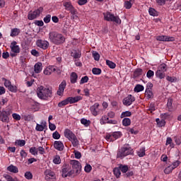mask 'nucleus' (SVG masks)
Masks as SVG:
<instances>
[{
	"mask_svg": "<svg viewBox=\"0 0 181 181\" xmlns=\"http://www.w3.org/2000/svg\"><path fill=\"white\" fill-rule=\"evenodd\" d=\"M160 118L161 119H163L164 121L165 119H168V121H170V119H172V118H173V115H172V113H163L160 115Z\"/></svg>",
	"mask_w": 181,
	"mask_h": 181,
	"instance_id": "nucleus-23",
	"label": "nucleus"
},
{
	"mask_svg": "<svg viewBox=\"0 0 181 181\" xmlns=\"http://www.w3.org/2000/svg\"><path fill=\"white\" fill-rule=\"evenodd\" d=\"M43 12V7H39L37 10L34 11H30L28 13V18L29 21H33V19H36V18L40 16V14Z\"/></svg>",
	"mask_w": 181,
	"mask_h": 181,
	"instance_id": "nucleus-9",
	"label": "nucleus"
},
{
	"mask_svg": "<svg viewBox=\"0 0 181 181\" xmlns=\"http://www.w3.org/2000/svg\"><path fill=\"white\" fill-rule=\"evenodd\" d=\"M42 63L41 62H37L35 64L34 66V71L37 74L40 73L42 71Z\"/></svg>",
	"mask_w": 181,
	"mask_h": 181,
	"instance_id": "nucleus-26",
	"label": "nucleus"
},
{
	"mask_svg": "<svg viewBox=\"0 0 181 181\" xmlns=\"http://www.w3.org/2000/svg\"><path fill=\"white\" fill-rule=\"evenodd\" d=\"M131 115H132V113L130 111H125L121 114L120 117L125 118L126 117H131Z\"/></svg>",
	"mask_w": 181,
	"mask_h": 181,
	"instance_id": "nucleus-52",
	"label": "nucleus"
},
{
	"mask_svg": "<svg viewBox=\"0 0 181 181\" xmlns=\"http://www.w3.org/2000/svg\"><path fill=\"white\" fill-rule=\"evenodd\" d=\"M173 170H175L173 167L172 166V165H170L164 169V173L165 175H170V173H172Z\"/></svg>",
	"mask_w": 181,
	"mask_h": 181,
	"instance_id": "nucleus-37",
	"label": "nucleus"
},
{
	"mask_svg": "<svg viewBox=\"0 0 181 181\" xmlns=\"http://www.w3.org/2000/svg\"><path fill=\"white\" fill-rule=\"evenodd\" d=\"M144 86L137 84L134 88L135 93H141V91H144Z\"/></svg>",
	"mask_w": 181,
	"mask_h": 181,
	"instance_id": "nucleus-43",
	"label": "nucleus"
},
{
	"mask_svg": "<svg viewBox=\"0 0 181 181\" xmlns=\"http://www.w3.org/2000/svg\"><path fill=\"white\" fill-rule=\"evenodd\" d=\"M2 81H4V86L6 88H8V91H11V93H18V87L16 86H13L11 81L5 78H3Z\"/></svg>",
	"mask_w": 181,
	"mask_h": 181,
	"instance_id": "nucleus-8",
	"label": "nucleus"
},
{
	"mask_svg": "<svg viewBox=\"0 0 181 181\" xmlns=\"http://www.w3.org/2000/svg\"><path fill=\"white\" fill-rule=\"evenodd\" d=\"M25 179H28V180H30L33 179V175H32V173L30 172H26L24 175Z\"/></svg>",
	"mask_w": 181,
	"mask_h": 181,
	"instance_id": "nucleus-54",
	"label": "nucleus"
},
{
	"mask_svg": "<svg viewBox=\"0 0 181 181\" xmlns=\"http://www.w3.org/2000/svg\"><path fill=\"white\" fill-rule=\"evenodd\" d=\"M93 57L94 58V60H95L96 62H98V60H100V54H98V52H93Z\"/></svg>",
	"mask_w": 181,
	"mask_h": 181,
	"instance_id": "nucleus-60",
	"label": "nucleus"
},
{
	"mask_svg": "<svg viewBox=\"0 0 181 181\" xmlns=\"http://www.w3.org/2000/svg\"><path fill=\"white\" fill-rule=\"evenodd\" d=\"M54 148L57 149V151H62L64 149V144L60 141H55L54 142Z\"/></svg>",
	"mask_w": 181,
	"mask_h": 181,
	"instance_id": "nucleus-20",
	"label": "nucleus"
},
{
	"mask_svg": "<svg viewBox=\"0 0 181 181\" xmlns=\"http://www.w3.org/2000/svg\"><path fill=\"white\" fill-rule=\"evenodd\" d=\"M12 117L13 119H16V121H21V115H18L17 113H13Z\"/></svg>",
	"mask_w": 181,
	"mask_h": 181,
	"instance_id": "nucleus-64",
	"label": "nucleus"
},
{
	"mask_svg": "<svg viewBox=\"0 0 181 181\" xmlns=\"http://www.w3.org/2000/svg\"><path fill=\"white\" fill-rule=\"evenodd\" d=\"M52 138L54 139H60V134L59 132L56 131L52 134Z\"/></svg>",
	"mask_w": 181,
	"mask_h": 181,
	"instance_id": "nucleus-61",
	"label": "nucleus"
},
{
	"mask_svg": "<svg viewBox=\"0 0 181 181\" xmlns=\"http://www.w3.org/2000/svg\"><path fill=\"white\" fill-rule=\"evenodd\" d=\"M7 170L8 172H11L12 173H18L19 172V169H18V167L14 166L13 165H11L7 168Z\"/></svg>",
	"mask_w": 181,
	"mask_h": 181,
	"instance_id": "nucleus-28",
	"label": "nucleus"
},
{
	"mask_svg": "<svg viewBox=\"0 0 181 181\" xmlns=\"http://www.w3.org/2000/svg\"><path fill=\"white\" fill-rule=\"evenodd\" d=\"M157 70H158L160 71H163V73H165V71H167V70H168V65H166V64H164V63L161 64L158 66Z\"/></svg>",
	"mask_w": 181,
	"mask_h": 181,
	"instance_id": "nucleus-40",
	"label": "nucleus"
},
{
	"mask_svg": "<svg viewBox=\"0 0 181 181\" xmlns=\"http://www.w3.org/2000/svg\"><path fill=\"white\" fill-rule=\"evenodd\" d=\"M51 20H52V15L50 14L47 15L43 19L45 23H49Z\"/></svg>",
	"mask_w": 181,
	"mask_h": 181,
	"instance_id": "nucleus-57",
	"label": "nucleus"
},
{
	"mask_svg": "<svg viewBox=\"0 0 181 181\" xmlns=\"http://www.w3.org/2000/svg\"><path fill=\"white\" fill-rule=\"evenodd\" d=\"M146 152V150L145 148V147H141L137 152V155L139 158H144V156H145L146 155V153H145Z\"/></svg>",
	"mask_w": 181,
	"mask_h": 181,
	"instance_id": "nucleus-27",
	"label": "nucleus"
},
{
	"mask_svg": "<svg viewBox=\"0 0 181 181\" xmlns=\"http://www.w3.org/2000/svg\"><path fill=\"white\" fill-rule=\"evenodd\" d=\"M92 169H93V167H91V165L90 164H86V165L84 168V170L85 172H86V173H90Z\"/></svg>",
	"mask_w": 181,
	"mask_h": 181,
	"instance_id": "nucleus-58",
	"label": "nucleus"
},
{
	"mask_svg": "<svg viewBox=\"0 0 181 181\" xmlns=\"http://www.w3.org/2000/svg\"><path fill=\"white\" fill-rule=\"evenodd\" d=\"M8 114L6 111H0V119L2 122H8L9 121Z\"/></svg>",
	"mask_w": 181,
	"mask_h": 181,
	"instance_id": "nucleus-18",
	"label": "nucleus"
},
{
	"mask_svg": "<svg viewBox=\"0 0 181 181\" xmlns=\"http://www.w3.org/2000/svg\"><path fill=\"white\" fill-rule=\"evenodd\" d=\"M131 2H132V0L124 1V6L126 9H131L132 8V4Z\"/></svg>",
	"mask_w": 181,
	"mask_h": 181,
	"instance_id": "nucleus-47",
	"label": "nucleus"
},
{
	"mask_svg": "<svg viewBox=\"0 0 181 181\" xmlns=\"http://www.w3.org/2000/svg\"><path fill=\"white\" fill-rule=\"evenodd\" d=\"M69 141L71 142L74 148H77V146H78V139H77V136H75L74 137H72Z\"/></svg>",
	"mask_w": 181,
	"mask_h": 181,
	"instance_id": "nucleus-30",
	"label": "nucleus"
},
{
	"mask_svg": "<svg viewBox=\"0 0 181 181\" xmlns=\"http://www.w3.org/2000/svg\"><path fill=\"white\" fill-rule=\"evenodd\" d=\"M165 76H166V74H165V72H163L158 70L156 71V77H158L160 80H162V78H165Z\"/></svg>",
	"mask_w": 181,
	"mask_h": 181,
	"instance_id": "nucleus-34",
	"label": "nucleus"
},
{
	"mask_svg": "<svg viewBox=\"0 0 181 181\" xmlns=\"http://www.w3.org/2000/svg\"><path fill=\"white\" fill-rule=\"evenodd\" d=\"M66 11H69L70 13L72 15H76V12H77V10L73 6V4H71V1H64L63 4Z\"/></svg>",
	"mask_w": 181,
	"mask_h": 181,
	"instance_id": "nucleus-14",
	"label": "nucleus"
},
{
	"mask_svg": "<svg viewBox=\"0 0 181 181\" xmlns=\"http://www.w3.org/2000/svg\"><path fill=\"white\" fill-rule=\"evenodd\" d=\"M153 76H155V72H153V71L149 69L146 74L147 78H152V77H153Z\"/></svg>",
	"mask_w": 181,
	"mask_h": 181,
	"instance_id": "nucleus-55",
	"label": "nucleus"
},
{
	"mask_svg": "<svg viewBox=\"0 0 181 181\" xmlns=\"http://www.w3.org/2000/svg\"><path fill=\"white\" fill-rule=\"evenodd\" d=\"M108 119H109L108 116L104 115L103 116H102V117L100 119V124L101 125H105V124H107Z\"/></svg>",
	"mask_w": 181,
	"mask_h": 181,
	"instance_id": "nucleus-31",
	"label": "nucleus"
},
{
	"mask_svg": "<svg viewBox=\"0 0 181 181\" xmlns=\"http://www.w3.org/2000/svg\"><path fill=\"white\" fill-rule=\"evenodd\" d=\"M26 144V141L25 140H21V139H17L15 141V145L17 146H25Z\"/></svg>",
	"mask_w": 181,
	"mask_h": 181,
	"instance_id": "nucleus-41",
	"label": "nucleus"
},
{
	"mask_svg": "<svg viewBox=\"0 0 181 181\" xmlns=\"http://www.w3.org/2000/svg\"><path fill=\"white\" fill-rule=\"evenodd\" d=\"M68 104H70L69 98H67L66 99L59 102L58 103V107H59V108H62V107H64V105H67Z\"/></svg>",
	"mask_w": 181,
	"mask_h": 181,
	"instance_id": "nucleus-29",
	"label": "nucleus"
},
{
	"mask_svg": "<svg viewBox=\"0 0 181 181\" xmlns=\"http://www.w3.org/2000/svg\"><path fill=\"white\" fill-rule=\"evenodd\" d=\"M88 81V76H86L81 78L80 84H84Z\"/></svg>",
	"mask_w": 181,
	"mask_h": 181,
	"instance_id": "nucleus-63",
	"label": "nucleus"
},
{
	"mask_svg": "<svg viewBox=\"0 0 181 181\" xmlns=\"http://www.w3.org/2000/svg\"><path fill=\"white\" fill-rule=\"evenodd\" d=\"M118 166L122 173H127L129 169L127 165L119 164Z\"/></svg>",
	"mask_w": 181,
	"mask_h": 181,
	"instance_id": "nucleus-33",
	"label": "nucleus"
},
{
	"mask_svg": "<svg viewBox=\"0 0 181 181\" xmlns=\"http://www.w3.org/2000/svg\"><path fill=\"white\" fill-rule=\"evenodd\" d=\"M30 153L34 156H37V148L35 146H33L29 150Z\"/></svg>",
	"mask_w": 181,
	"mask_h": 181,
	"instance_id": "nucleus-50",
	"label": "nucleus"
},
{
	"mask_svg": "<svg viewBox=\"0 0 181 181\" xmlns=\"http://www.w3.org/2000/svg\"><path fill=\"white\" fill-rule=\"evenodd\" d=\"M145 95L147 100H151V98H153V92L152 90H146Z\"/></svg>",
	"mask_w": 181,
	"mask_h": 181,
	"instance_id": "nucleus-42",
	"label": "nucleus"
},
{
	"mask_svg": "<svg viewBox=\"0 0 181 181\" xmlns=\"http://www.w3.org/2000/svg\"><path fill=\"white\" fill-rule=\"evenodd\" d=\"M71 56L74 59H80L81 57V52L74 51V52H71Z\"/></svg>",
	"mask_w": 181,
	"mask_h": 181,
	"instance_id": "nucleus-46",
	"label": "nucleus"
},
{
	"mask_svg": "<svg viewBox=\"0 0 181 181\" xmlns=\"http://www.w3.org/2000/svg\"><path fill=\"white\" fill-rule=\"evenodd\" d=\"M135 101V97L132 96V95H129L123 100V104L124 105H126L127 107H129V105H131Z\"/></svg>",
	"mask_w": 181,
	"mask_h": 181,
	"instance_id": "nucleus-16",
	"label": "nucleus"
},
{
	"mask_svg": "<svg viewBox=\"0 0 181 181\" xmlns=\"http://www.w3.org/2000/svg\"><path fill=\"white\" fill-rule=\"evenodd\" d=\"M71 165H72V170L76 173V175H78L80 172H81V164L80 162L76 160H71Z\"/></svg>",
	"mask_w": 181,
	"mask_h": 181,
	"instance_id": "nucleus-12",
	"label": "nucleus"
},
{
	"mask_svg": "<svg viewBox=\"0 0 181 181\" xmlns=\"http://www.w3.org/2000/svg\"><path fill=\"white\" fill-rule=\"evenodd\" d=\"M113 173L115 176L118 179L121 176V170L119 167L118 168H115L113 169Z\"/></svg>",
	"mask_w": 181,
	"mask_h": 181,
	"instance_id": "nucleus-38",
	"label": "nucleus"
},
{
	"mask_svg": "<svg viewBox=\"0 0 181 181\" xmlns=\"http://www.w3.org/2000/svg\"><path fill=\"white\" fill-rule=\"evenodd\" d=\"M173 100L172 99H168L167 103V108L170 112L173 111V106L172 105Z\"/></svg>",
	"mask_w": 181,
	"mask_h": 181,
	"instance_id": "nucleus-36",
	"label": "nucleus"
},
{
	"mask_svg": "<svg viewBox=\"0 0 181 181\" xmlns=\"http://www.w3.org/2000/svg\"><path fill=\"white\" fill-rule=\"evenodd\" d=\"M106 64L110 67V69H115V67H117V64H115V63L108 59L106 60Z\"/></svg>",
	"mask_w": 181,
	"mask_h": 181,
	"instance_id": "nucleus-44",
	"label": "nucleus"
},
{
	"mask_svg": "<svg viewBox=\"0 0 181 181\" xmlns=\"http://www.w3.org/2000/svg\"><path fill=\"white\" fill-rule=\"evenodd\" d=\"M81 123L85 127H90V124H91V121L88 120L87 119L83 118L81 119Z\"/></svg>",
	"mask_w": 181,
	"mask_h": 181,
	"instance_id": "nucleus-49",
	"label": "nucleus"
},
{
	"mask_svg": "<svg viewBox=\"0 0 181 181\" xmlns=\"http://www.w3.org/2000/svg\"><path fill=\"white\" fill-rule=\"evenodd\" d=\"M134 154V149L130 147L129 144H124L121 148H119L117 153V158L124 159L125 156Z\"/></svg>",
	"mask_w": 181,
	"mask_h": 181,
	"instance_id": "nucleus-3",
	"label": "nucleus"
},
{
	"mask_svg": "<svg viewBox=\"0 0 181 181\" xmlns=\"http://www.w3.org/2000/svg\"><path fill=\"white\" fill-rule=\"evenodd\" d=\"M62 177H67L74 175V170L71 169V165L69 164H64L62 168Z\"/></svg>",
	"mask_w": 181,
	"mask_h": 181,
	"instance_id": "nucleus-5",
	"label": "nucleus"
},
{
	"mask_svg": "<svg viewBox=\"0 0 181 181\" xmlns=\"http://www.w3.org/2000/svg\"><path fill=\"white\" fill-rule=\"evenodd\" d=\"M45 179L47 181L56 180V174L52 170H46L44 173Z\"/></svg>",
	"mask_w": 181,
	"mask_h": 181,
	"instance_id": "nucleus-13",
	"label": "nucleus"
},
{
	"mask_svg": "<svg viewBox=\"0 0 181 181\" xmlns=\"http://www.w3.org/2000/svg\"><path fill=\"white\" fill-rule=\"evenodd\" d=\"M21 33V30L18 28H13L11 29V33L10 34V36H11V37H15V36H18V35H19Z\"/></svg>",
	"mask_w": 181,
	"mask_h": 181,
	"instance_id": "nucleus-32",
	"label": "nucleus"
},
{
	"mask_svg": "<svg viewBox=\"0 0 181 181\" xmlns=\"http://www.w3.org/2000/svg\"><path fill=\"white\" fill-rule=\"evenodd\" d=\"M90 111L94 117H97L100 112H103V109L100 108V103H95L90 106Z\"/></svg>",
	"mask_w": 181,
	"mask_h": 181,
	"instance_id": "nucleus-10",
	"label": "nucleus"
},
{
	"mask_svg": "<svg viewBox=\"0 0 181 181\" xmlns=\"http://www.w3.org/2000/svg\"><path fill=\"white\" fill-rule=\"evenodd\" d=\"M156 122H157V125L159 127H165V125H166V121H165L163 119H161L160 120V119L157 118Z\"/></svg>",
	"mask_w": 181,
	"mask_h": 181,
	"instance_id": "nucleus-35",
	"label": "nucleus"
},
{
	"mask_svg": "<svg viewBox=\"0 0 181 181\" xmlns=\"http://www.w3.org/2000/svg\"><path fill=\"white\" fill-rule=\"evenodd\" d=\"M172 142H173L172 138L168 137L167 140H166L165 145H167V146L170 145L171 146V148H173V144H172Z\"/></svg>",
	"mask_w": 181,
	"mask_h": 181,
	"instance_id": "nucleus-62",
	"label": "nucleus"
},
{
	"mask_svg": "<svg viewBox=\"0 0 181 181\" xmlns=\"http://www.w3.org/2000/svg\"><path fill=\"white\" fill-rule=\"evenodd\" d=\"M56 71V67L54 66H49L44 70V74L45 76H50L52 73H54Z\"/></svg>",
	"mask_w": 181,
	"mask_h": 181,
	"instance_id": "nucleus-22",
	"label": "nucleus"
},
{
	"mask_svg": "<svg viewBox=\"0 0 181 181\" xmlns=\"http://www.w3.org/2000/svg\"><path fill=\"white\" fill-rule=\"evenodd\" d=\"M48 35L49 42L53 43V45H57L59 46V45H63V43L66 42V37H64V35L60 33L52 31Z\"/></svg>",
	"mask_w": 181,
	"mask_h": 181,
	"instance_id": "nucleus-2",
	"label": "nucleus"
},
{
	"mask_svg": "<svg viewBox=\"0 0 181 181\" xmlns=\"http://www.w3.org/2000/svg\"><path fill=\"white\" fill-rule=\"evenodd\" d=\"M156 40L159 42H174L175 37H168L166 35H158L156 37Z\"/></svg>",
	"mask_w": 181,
	"mask_h": 181,
	"instance_id": "nucleus-15",
	"label": "nucleus"
},
{
	"mask_svg": "<svg viewBox=\"0 0 181 181\" xmlns=\"http://www.w3.org/2000/svg\"><path fill=\"white\" fill-rule=\"evenodd\" d=\"M181 161L179 160H177L175 161H173L171 163V166L173 167V169H176V168H178L180 165Z\"/></svg>",
	"mask_w": 181,
	"mask_h": 181,
	"instance_id": "nucleus-51",
	"label": "nucleus"
},
{
	"mask_svg": "<svg viewBox=\"0 0 181 181\" xmlns=\"http://www.w3.org/2000/svg\"><path fill=\"white\" fill-rule=\"evenodd\" d=\"M47 123L45 121L41 122V124H37L35 129L40 132H42V131H45V128H46L47 126Z\"/></svg>",
	"mask_w": 181,
	"mask_h": 181,
	"instance_id": "nucleus-21",
	"label": "nucleus"
},
{
	"mask_svg": "<svg viewBox=\"0 0 181 181\" xmlns=\"http://www.w3.org/2000/svg\"><path fill=\"white\" fill-rule=\"evenodd\" d=\"M92 73L93 74H95L96 76L100 75V74L101 73V69L99 68H93L92 69Z\"/></svg>",
	"mask_w": 181,
	"mask_h": 181,
	"instance_id": "nucleus-56",
	"label": "nucleus"
},
{
	"mask_svg": "<svg viewBox=\"0 0 181 181\" xmlns=\"http://www.w3.org/2000/svg\"><path fill=\"white\" fill-rule=\"evenodd\" d=\"M64 135L69 141L76 136V134L73 133L70 129H66L64 132Z\"/></svg>",
	"mask_w": 181,
	"mask_h": 181,
	"instance_id": "nucleus-19",
	"label": "nucleus"
},
{
	"mask_svg": "<svg viewBox=\"0 0 181 181\" xmlns=\"http://www.w3.org/2000/svg\"><path fill=\"white\" fill-rule=\"evenodd\" d=\"M10 48L11 57H16V56H18V53H21V48L19 47V45H18V42H16V41H13L11 43Z\"/></svg>",
	"mask_w": 181,
	"mask_h": 181,
	"instance_id": "nucleus-6",
	"label": "nucleus"
},
{
	"mask_svg": "<svg viewBox=\"0 0 181 181\" xmlns=\"http://www.w3.org/2000/svg\"><path fill=\"white\" fill-rule=\"evenodd\" d=\"M66 86H67V83L66 81H63L59 86V89L57 91V95L62 96L64 94V89L66 88Z\"/></svg>",
	"mask_w": 181,
	"mask_h": 181,
	"instance_id": "nucleus-17",
	"label": "nucleus"
},
{
	"mask_svg": "<svg viewBox=\"0 0 181 181\" xmlns=\"http://www.w3.org/2000/svg\"><path fill=\"white\" fill-rule=\"evenodd\" d=\"M69 104H74L76 103H78V101H81L83 100V97L78 95L75 97H69Z\"/></svg>",
	"mask_w": 181,
	"mask_h": 181,
	"instance_id": "nucleus-24",
	"label": "nucleus"
},
{
	"mask_svg": "<svg viewBox=\"0 0 181 181\" xmlns=\"http://www.w3.org/2000/svg\"><path fill=\"white\" fill-rule=\"evenodd\" d=\"M166 80L168 81H170V83H175V81H177V79L175 76H168L166 77Z\"/></svg>",
	"mask_w": 181,
	"mask_h": 181,
	"instance_id": "nucleus-59",
	"label": "nucleus"
},
{
	"mask_svg": "<svg viewBox=\"0 0 181 181\" xmlns=\"http://www.w3.org/2000/svg\"><path fill=\"white\" fill-rule=\"evenodd\" d=\"M78 78V75L76 72H72L70 75V82L71 84H76L77 83V79Z\"/></svg>",
	"mask_w": 181,
	"mask_h": 181,
	"instance_id": "nucleus-25",
	"label": "nucleus"
},
{
	"mask_svg": "<svg viewBox=\"0 0 181 181\" xmlns=\"http://www.w3.org/2000/svg\"><path fill=\"white\" fill-rule=\"evenodd\" d=\"M122 125L124 127H129L131 125V119L125 117L122 119Z\"/></svg>",
	"mask_w": 181,
	"mask_h": 181,
	"instance_id": "nucleus-39",
	"label": "nucleus"
},
{
	"mask_svg": "<svg viewBox=\"0 0 181 181\" xmlns=\"http://www.w3.org/2000/svg\"><path fill=\"white\" fill-rule=\"evenodd\" d=\"M53 163L55 165H60L62 163V159H60V156H55L53 159Z\"/></svg>",
	"mask_w": 181,
	"mask_h": 181,
	"instance_id": "nucleus-48",
	"label": "nucleus"
},
{
	"mask_svg": "<svg viewBox=\"0 0 181 181\" xmlns=\"http://www.w3.org/2000/svg\"><path fill=\"white\" fill-rule=\"evenodd\" d=\"M142 69H136L134 72V77H139V76H142Z\"/></svg>",
	"mask_w": 181,
	"mask_h": 181,
	"instance_id": "nucleus-45",
	"label": "nucleus"
},
{
	"mask_svg": "<svg viewBox=\"0 0 181 181\" xmlns=\"http://www.w3.org/2000/svg\"><path fill=\"white\" fill-rule=\"evenodd\" d=\"M36 46L42 50H47L49 46H50V43H49V41L47 40H37L36 41Z\"/></svg>",
	"mask_w": 181,
	"mask_h": 181,
	"instance_id": "nucleus-11",
	"label": "nucleus"
},
{
	"mask_svg": "<svg viewBox=\"0 0 181 181\" xmlns=\"http://www.w3.org/2000/svg\"><path fill=\"white\" fill-rule=\"evenodd\" d=\"M53 91L43 86H40L37 88V95L40 100H44V101H47L49 98H52Z\"/></svg>",
	"mask_w": 181,
	"mask_h": 181,
	"instance_id": "nucleus-1",
	"label": "nucleus"
},
{
	"mask_svg": "<svg viewBox=\"0 0 181 181\" xmlns=\"http://www.w3.org/2000/svg\"><path fill=\"white\" fill-rule=\"evenodd\" d=\"M148 13L151 16H158V11H156L155 8H150L148 10Z\"/></svg>",
	"mask_w": 181,
	"mask_h": 181,
	"instance_id": "nucleus-53",
	"label": "nucleus"
},
{
	"mask_svg": "<svg viewBox=\"0 0 181 181\" xmlns=\"http://www.w3.org/2000/svg\"><path fill=\"white\" fill-rule=\"evenodd\" d=\"M104 19L107 22H115V23H118L119 25L121 24V19L119 17L115 16L110 11H107L103 13Z\"/></svg>",
	"mask_w": 181,
	"mask_h": 181,
	"instance_id": "nucleus-4",
	"label": "nucleus"
},
{
	"mask_svg": "<svg viewBox=\"0 0 181 181\" xmlns=\"http://www.w3.org/2000/svg\"><path fill=\"white\" fill-rule=\"evenodd\" d=\"M121 136H122V133H121V132H115L113 133L107 134L105 136V139L107 142H114V141L121 138Z\"/></svg>",
	"mask_w": 181,
	"mask_h": 181,
	"instance_id": "nucleus-7",
	"label": "nucleus"
}]
</instances>
